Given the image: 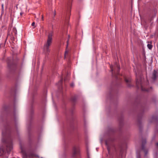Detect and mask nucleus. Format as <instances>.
Here are the masks:
<instances>
[{"instance_id": "ea45409f", "label": "nucleus", "mask_w": 158, "mask_h": 158, "mask_svg": "<svg viewBox=\"0 0 158 158\" xmlns=\"http://www.w3.org/2000/svg\"><path fill=\"white\" fill-rule=\"evenodd\" d=\"M146 78H147V81H148V79H147V76H146Z\"/></svg>"}, {"instance_id": "423d86ee", "label": "nucleus", "mask_w": 158, "mask_h": 158, "mask_svg": "<svg viewBox=\"0 0 158 158\" xmlns=\"http://www.w3.org/2000/svg\"><path fill=\"white\" fill-rule=\"evenodd\" d=\"M80 148L79 145H75L72 148V157L76 158L77 156H78L80 154Z\"/></svg>"}, {"instance_id": "473e14b6", "label": "nucleus", "mask_w": 158, "mask_h": 158, "mask_svg": "<svg viewBox=\"0 0 158 158\" xmlns=\"http://www.w3.org/2000/svg\"><path fill=\"white\" fill-rule=\"evenodd\" d=\"M137 158H141V156L139 154L137 155Z\"/></svg>"}, {"instance_id": "ddd939ff", "label": "nucleus", "mask_w": 158, "mask_h": 158, "mask_svg": "<svg viewBox=\"0 0 158 158\" xmlns=\"http://www.w3.org/2000/svg\"><path fill=\"white\" fill-rule=\"evenodd\" d=\"M157 70H154L152 73V78L154 81H155L156 79V77L158 75V72H157Z\"/></svg>"}, {"instance_id": "c85d7f7f", "label": "nucleus", "mask_w": 158, "mask_h": 158, "mask_svg": "<svg viewBox=\"0 0 158 158\" xmlns=\"http://www.w3.org/2000/svg\"><path fill=\"white\" fill-rule=\"evenodd\" d=\"M156 134H155L152 138V140H154L156 138Z\"/></svg>"}, {"instance_id": "7ed1b4c3", "label": "nucleus", "mask_w": 158, "mask_h": 158, "mask_svg": "<svg viewBox=\"0 0 158 158\" xmlns=\"http://www.w3.org/2000/svg\"><path fill=\"white\" fill-rule=\"evenodd\" d=\"M145 105L142 104L139 102L137 105V106L140 108V113L138 116L137 125L139 127V131L141 132L142 131L143 127L142 124V119L143 115V112L145 109Z\"/></svg>"}, {"instance_id": "f8f14e48", "label": "nucleus", "mask_w": 158, "mask_h": 158, "mask_svg": "<svg viewBox=\"0 0 158 158\" xmlns=\"http://www.w3.org/2000/svg\"><path fill=\"white\" fill-rule=\"evenodd\" d=\"M150 123L155 122L156 123H158V115H153L152 117L151 120L150 121Z\"/></svg>"}, {"instance_id": "aec40b11", "label": "nucleus", "mask_w": 158, "mask_h": 158, "mask_svg": "<svg viewBox=\"0 0 158 158\" xmlns=\"http://www.w3.org/2000/svg\"><path fill=\"white\" fill-rule=\"evenodd\" d=\"M148 48L149 49H151L152 48V45L151 44V43L150 44H148L147 45Z\"/></svg>"}, {"instance_id": "dca6fc26", "label": "nucleus", "mask_w": 158, "mask_h": 158, "mask_svg": "<svg viewBox=\"0 0 158 158\" xmlns=\"http://www.w3.org/2000/svg\"><path fill=\"white\" fill-rule=\"evenodd\" d=\"M118 120L119 121V125L121 128L123 125V118L122 116L120 118H118Z\"/></svg>"}, {"instance_id": "6ab92c4d", "label": "nucleus", "mask_w": 158, "mask_h": 158, "mask_svg": "<svg viewBox=\"0 0 158 158\" xmlns=\"http://www.w3.org/2000/svg\"><path fill=\"white\" fill-rule=\"evenodd\" d=\"M108 131L110 132H112L114 133L116 132V130L112 128H110L108 130Z\"/></svg>"}, {"instance_id": "20e7f679", "label": "nucleus", "mask_w": 158, "mask_h": 158, "mask_svg": "<svg viewBox=\"0 0 158 158\" xmlns=\"http://www.w3.org/2000/svg\"><path fill=\"white\" fill-rule=\"evenodd\" d=\"M7 62L8 68L10 72H14L17 69L18 64L17 60H14L12 57H8Z\"/></svg>"}, {"instance_id": "a19ab883", "label": "nucleus", "mask_w": 158, "mask_h": 158, "mask_svg": "<svg viewBox=\"0 0 158 158\" xmlns=\"http://www.w3.org/2000/svg\"><path fill=\"white\" fill-rule=\"evenodd\" d=\"M41 158H43V157H41Z\"/></svg>"}, {"instance_id": "9d476101", "label": "nucleus", "mask_w": 158, "mask_h": 158, "mask_svg": "<svg viewBox=\"0 0 158 158\" xmlns=\"http://www.w3.org/2000/svg\"><path fill=\"white\" fill-rule=\"evenodd\" d=\"M114 140L113 138L110 137L105 140V144L106 146L108 153L110 154V145L109 142H112Z\"/></svg>"}, {"instance_id": "6e6552de", "label": "nucleus", "mask_w": 158, "mask_h": 158, "mask_svg": "<svg viewBox=\"0 0 158 158\" xmlns=\"http://www.w3.org/2000/svg\"><path fill=\"white\" fill-rule=\"evenodd\" d=\"M116 66L117 70L116 73H114L113 72V67L112 66H110V68L111 69V71L112 72V77L115 78L116 80H118V75H119V71L120 68L119 65H117Z\"/></svg>"}, {"instance_id": "4be33fe9", "label": "nucleus", "mask_w": 158, "mask_h": 158, "mask_svg": "<svg viewBox=\"0 0 158 158\" xmlns=\"http://www.w3.org/2000/svg\"><path fill=\"white\" fill-rule=\"evenodd\" d=\"M63 81V78H61V79L58 82V85H62Z\"/></svg>"}, {"instance_id": "412c9836", "label": "nucleus", "mask_w": 158, "mask_h": 158, "mask_svg": "<svg viewBox=\"0 0 158 158\" xmlns=\"http://www.w3.org/2000/svg\"><path fill=\"white\" fill-rule=\"evenodd\" d=\"M74 110V106H73L71 108V109H70V111L71 115H72L73 114Z\"/></svg>"}, {"instance_id": "1a4fd4ad", "label": "nucleus", "mask_w": 158, "mask_h": 158, "mask_svg": "<svg viewBox=\"0 0 158 158\" xmlns=\"http://www.w3.org/2000/svg\"><path fill=\"white\" fill-rule=\"evenodd\" d=\"M157 12V9L156 8H149L148 10L147 14L148 16H156Z\"/></svg>"}, {"instance_id": "e433bc0d", "label": "nucleus", "mask_w": 158, "mask_h": 158, "mask_svg": "<svg viewBox=\"0 0 158 158\" xmlns=\"http://www.w3.org/2000/svg\"><path fill=\"white\" fill-rule=\"evenodd\" d=\"M31 113H33V111L32 110H31Z\"/></svg>"}, {"instance_id": "58836bf2", "label": "nucleus", "mask_w": 158, "mask_h": 158, "mask_svg": "<svg viewBox=\"0 0 158 158\" xmlns=\"http://www.w3.org/2000/svg\"><path fill=\"white\" fill-rule=\"evenodd\" d=\"M156 132H158V130H157L156 131H155L156 133Z\"/></svg>"}, {"instance_id": "bb28decb", "label": "nucleus", "mask_w": 158, "mask_h": 158, "mask_svg": "<svg viewBox=\"0 0 158 158\" xmlns=\"http://www.w3.org/2000/svg\"><path fill=\"white\" fill-rule=\"evenodd\" d=\"M69 81V78L67 76H66L64 78V81Z\"/></svg>"}, {"instance_id": "39448f33", "label": "nucleus", "mask_w": 158, "mask_h": 158, "mask_svg": "<svg viewBox=\"0 0 158 158\" xmlns=\"http://www.w3.org/2000/svg\"><path fill=\"white\" fill-rule=\"evenodd\" d=\"M135 75L136 77V86L138 89H139L140 87L142 91L146 92H149L150 91V89H152V87H151L149 89H146L145 88H144L142 85L141 79L140 77H138L136 72H135Z\"/></svg>"}, {"instance_id": "0eeeda50", "label": "nucleus", "mask_w": 158, "mask_h": 158, "mask_svg": "<svg viewBox=\"0 0 158 158\" xmlns=\"http://www.w3.org/2000/svg\"><path fill=\"white\" fill-rule=\"evenodd\" d=\"M3 108L5 111H7V110L9 111L8 113V115H10V118L12 119V115L13 114V116L14 118V120L15 122L16 121V113L15 111H14L13 113L12 114L11 112V108L9 106H7L6 105H4L3 107Z\"/></svg>"}, {"instance_id": "cd10ccee", "label": "nucleus", "mask_w": 158, "mask_h": 158, "mask_svg": "<svg viewBox=\"0 0 158 158\" xmlns=\"http://www.w3.org/2000/svg\"><path fill=\"white\" fill-rule=\"evenodd\" d=\"M13 31H15V34H16L17 33V30L16 28H13Z\"/></svg>"}, {"instance_id": "2eb2a0df", "label": "nucleus", "mask_w": 158, "mask_h": 158, "mask_svg": "<svg viewBox=\"0 0 158 158\" xmlns=\"http://www.w3.org/2000/svg\"><path fill=\"white\" fill-rule=\"evenodd\" d=\"M156 16H148V21L150 23L151 26L152 25L153 22L152 21L154 19V18Z\"/></svg>"}, {"instance_id": "f257e3e1", "label": "nucleus", "mask_w": 158, "mask_h": 158, "mask_svg": "<svg viewBox=\"0 0 158 158\" xmlns=\"http://www.w3.org/2000/svg\"><path fill=\"white\" fill-rule=\"evenodd\" d=\"M12 126L11 123L6 121L2 128V134L5 138L3 139V144L0 146V153L1 155L6 152L9 154L13 149Z\"/></svg>"}, {"instance_id": "f3484780", "label": "nucleus", "mask_w": 158, "mask_h": 158, "mask_svg": "<svg viewBox=\"0 0 158 158\" xmlns=\"http://www.w3.org/2000/svg\"><path fill=\"white\" fill-rule=\"evenodd\" d=\"M146 143L145 139H143L142 141V149H144L145 148V145Z\"/></svg>"}, {"instance_id": "9b49d317", "label": "nucleus", "mask_w": 158, "mask_h": 158, "mask_svg": "<svg viewBox=\"0 0 158 158\" xmlns=\"http://www.w3.org/2000/svg\"><path fill=\"white\" fill-rule=\"evenodd\" d=\"M114 150L116 153H117L119 150L121 152L123 149V146L121 143L119 144L117 146H114Z\"/></svg>"}, {"instance_id": "7c9ffc66", "label": "nucleus", "mask_w": 158, "mask_h": 158, "mask_svg": "<svg viewBox=\"0 0 158 158\" xmlns=\"http://www.w3.org/2000/svg\"><path fill=\"white\" fill-rule=\"evenodd\" d=\"M23 154H24V155L26 157H27L28 156L27 154V153L25 152L23 153Z\"/></svg>"}, {"instance_id": "4c0bfd02", "label": "nucleus", "mask_w": 158, "mask_h": 158, "mask_svg": "<svg viewBox=\"0 0 158 158\" xmlns=\"http://www.w3.org/2000/svg\"><path fill=\"white\" fill-rule=\"evenodd\" d=\"M42 20H43V15L42 16Z\"/></svg>"}, {"instance_id": "79ce46f5", "label": "nucleus", "mask_w": 158, "mask_h": 158, "mask_svg": "<svg viewBox=\"0 0 158 158\" xmlns=\"http://www.w3.org/2000/svg\"><path fill=\"white\" fill-rule=\"evenodd\" d=\"M112 158H113V157H112Z\"/></svg>"}, {"instance_id": "f03ea898", "label": "nucleus", "mask_w": 158, "mask_h": 158, "mask_svg": "<svg viewBox=\"0 0 158 158\" xmlns=\"http://www.w3.org/2000/svg\"><path fill=\"white\" fill-rule=\"evenodd\" d=\"M52 32L48 33L47 42L44 44L43 47V53L45 55V59L47 60L48 58L51 50L50 47L52 43Z\"/></svg>"}, {"instance_id": "2f4dec72", "label": "nucleus", "mask_w": 158, "mask_h": 158, "mask_svg": "<svg viewBox=\"0 0 158 158\" xmlns=\"http://www.w3.org/2000/svg\"><path fill=\"white\" fill-rule=\"evenodd\" d=\"M35 22H33L32 24H31V26H35Z\"/></svg>"}, {"instance_id": "4468645a", "label": "nucleus", "mask_w": 158, "mask_h": 158, "mask_svg": "<svg viewBox=\"0 0 158 158\" xmlns=\"http://www.w3.org/2000/svg\"><path fill=\"white\" fill-rule=\"evenodd\" d=\"M77 99V96L75 95L71 98V101L73 105H74Z\"/></svg>"}, {"instance_id": "a878e982", "label": "nucleus", "mask_w": 158, "mask_h": 158, "mask_svg": "<svg viewBox=\"0 0 158 158\" xmlns=\"http://www.w3.org/2000/svg\"><path fill=\"white\" fill-rule=\"evenodd\" d=\"M68 39L67 41V45H66V46H67V47L68 46V44H69V38H70V35H68Z\"/></svg>"}, {"instance_id": "c9c22d12", "label": "nucleus", "mask_w": 158, "mask_h": 158, "mask_svg": "<svg viewBox=\"0 0 158 158\" xmlns=\"http://www.w3.org/2000/svg\"><path fill=\"white\" fill-rule=\"evenodd\" d=\"M23 12H21L20 13V15L21 16L23 14Z\"/></svg>"}, {"instance_id": "f704fd0d", "label": "nucleus", "mask_w": 158, "mask_h": 158, "mask_svg": "<svg viewBox=\"0 0 158 158\" xmlns=\"http://www.w3.org/2000/svg\"><path fill=\"white\" fill-rule=\"evenodd\" d=\"M143 57L145 59H146V56L144 53H143Z\"/></svg>"}, {"instance_id": "393cba45", "label": "nucleus", "mask_w": 158, "mask_h": 158, "mask_svg": "<svg viewBox=\"0 0 158 158\" xmlns=\"http://www.w3.org/2000/svg\"><path fill=\"white\" fill-rule=\"evenodd\" d=\"M145 152V155L146 156L148 153V150L147 149H145L144 148V149H142Z\"/></svg>"}, {"instance_id": "c756f323", "label": "nucleus", "mask_w": 158, "mask_h": 158, "mask_svg": "<svg viewBox=\"0 0 158 158\" xmlns=\"http://www.w3.org/2000/svg\"><path fill=\"white\" fill-rule=\"evenodd\" d=\"M155 145L157 149L158 150V142L156 143Z\"/></svg>"}, {"instance_id": "72a5a7b5", "label": "nucleus", "mask_w": 158, "mask_h": 158, "mask_svg": "<svg viewBox=\"0 0 158 158\" xmlns=\"http://www.w3.org/2000/svg\"><path fill=\"white\" fill-rule=\"evenodd\" d=\"M74 84H73V83H71L70 84V86L71 87H73L74 86Z\"/></svg>"}, {"instance_id": "a211bd4d", "label": "nucleus", "mask_w": 158, "mask_h": 158, "mask_svg": "<svg viewBox=\"0 0 158 158\" xmlns=\"http://www.w3.org/2000/svg\"><path fill=\"white\" fill-rule=\"evenodd\" d=\"M125 81L127 83V85L128 87H130L131 86V85L130 84V80L127 79L125 78Z\"/></svg>"}, {"instance_id": "b1692460", "label": "nucleus", "mask_w": 158, "mask_h": 158, "mask_svg": "<svg viewBox=\"0 0 158 158\" xmlns=\"http://www.w3.org/2000/svg\"><path fill=\"white\" fill-rule=\"evenodd\" d=\"M4 13V5L3 4L2 5V14L1 16Z\"/></svg>"}, {"instance_id": "5701e85b", "label": "nucleus", "mask_w": 158, "mask_h": 158, "mask_svg": "<svg viewBox=\"0 0 158 158\" xmlns=\"http://www.w3.org/2000/svg\"><path fill=\"white\" fill-rule=\"evenodd\" d=\"M154 158H158V153L157 152H156L154 154Z\"/></svg>"}]
</instances>
